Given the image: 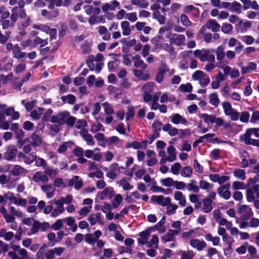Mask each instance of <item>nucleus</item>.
<instances>
[{
	"label": "nucleus",
	"instance_id": "f257e3e1",
	"mask_svg": "<svg viewBox=\"0 0 259 259\" xmlns=\"http://www.w3.org/2000/svg\"><path fill=\"white\" fill-rule=\"evenodd\" d=\"M194 56L195 57L198 58L202 62H214L215 61L214 56L210 54L209 51L204 49L194 51Z\"/></svg>",
	"mask_w": 259,
	"mask_h": 259
},
{
	"label": "nucleus",
	"instance_id": "f03ea898",
	"mask_svg": "<svg viewBox=\"0 0 259 259\" xmlns=\"http://www.w3.org/2000/svg\"><path fill=\"white\" fill-rule=\"evenodd\" d=\"M222 107L225 114L226 116H230V118L233 121L238 120L240 114L239 113L232 108L231 104L228 102H225L222 103Z\"/></svg>",
	"mask_w": 259,
	"mask_h": 259
},
{
	"label": "nucleus",
	"instance_id": "7ed1b4c3",
	"mask_svg": "<svg viewBox=\"0 0 259 259\" xmlns=\"http://www.w3.org/2000/svg\"><path fill=\"white\" fill-rule=\"evenodd\" d=\"M256 128H251L248 129L245 133L242 136L241 139L247 145H252L259 147V140L251 139L252 134L256 135Z\"/></svg>",
	"mask_w": 259,
	"mask_h": 259
},
{
	"label": "nucleus",
	"instance_id": "20e7f679",
	"mask_svg": "<svg viewBox=\"0 0 259 259\" xmlns=\"http://www.w3.org/2000/svg\"><path fill=\"white\" fill-rule=\"evenodd\" d=\"M69 115V112L67 111L58 112L51 116L50 121L59 125H63L66 123V118Z\"/></svg>",
	"mask_w": 259,
	"mask_h": 259
},
{
	"label": "nucleus",
	"instance_id": "39448f33",
	"mask_svg": "<svg viewBox=\"0 0 259 259\" xmlns=\"http://www.w3.org/2000/svg\"><path fill=\"white\" fill-rule=\"evenodd\" d=\"M166 37L169 38L170 45L177 46L182 45L185 41V37L183 34H172L170 32H168Z\"/></svg>",
	"mask_w": 259,
	"mask_h": 259
},
{
	"label": "nucleus",
	"instance_id": "423d86ee",
	"mask_svg": "<svg viewBox=\"0 0 259 259\" xmlns=\"http://www.w3.org/2000/svg\"><path fill=\"white\" fill-rule=\"evenodd\" d=\"M246 196L247 200L248 202H252L255 199L259 198V185H256L253 187L247 189Z\"/></svg>",
	"mask_w": 259,
	"mask_h": 259
},
{
	"label": "nucleus",
	"instance_id": "0eeeda50",
	"mask_svg": "<svg viewBox=\"0 0 259 259\" xmlns=\"http://www.w3.org/2000/svg\"><path fill=\"white\" fill-rule=\"evenodd\" d=\"M230 187V185L229 183L220 186L217 189L219 195L226 200L229 199L231 197V192L229 190Z\"/></svg>",
	"mask_w": 259,
	"mask_h": 259
},
{
	"label": "nucleus",
	"instance_id": "6e6552de",
	"mask_svg": "<svg viewBox=\"0 0 259 259\" xmlns=\"http://www.w3.org/2000/svg\"><path fill=\"white\" fill-rule=\"evenodd\" d=\"M6 151L4 154V158L8 161L13 160L18 152V150L15 146L10 145L6 147Z\"/></svg>",
	"mask_w": 259,
	"mask_h": 259
},
{
	"label": "nucleus",
	"instance_id": "1a4fd4ad",
	"mask_svg": "<svg viewBox=\"0 0 259 259\" xmlns=\"http://www.w3.org/2000/svg\"><path fill=\"white\" fill-rule=\"evenodd\" d=\"M115 192L112 187H108L98 194L99 197L101 200L111 199L114 195Z\"/></svg>",
	"mask_w": 259,
	"mask_h": 259
},
{
	"label": "nucleus",
	"instance_id": "9d476101",
	"mask_svg": "<svg viewBox=\"0 0 259 259\" xmlns=\"http://www.w3.org/2000/svg\"><path fill=\"white\" fill-rule=\"evenodd\" d=\"M158 71L155 80L157 82L160 83L163 79L164 74L168 71L167 66L166 63L161 62L160 66L158 68Z\"/></svg>",
	"mask_w": 259,
	"mask_h": 259
},
{
	"label": "nucleus",
	"instance_id": "9b49d317",
	"mask_svg": "<svg viewBox=\"0 0 259 259\" xmlns=\"http://www.w3.org/2000/svg\"><path fill=\"white\" fill-rule=\"evenodd\" d=\"M190 244L192 248L196 249L198 251L202 250L207 245L204 240L198 239H192L190 241Z\"/></svg>",
	"mask_w": 259,
	"mask_h": 259
},
{
	"label": "nucleus",
	"instance_id": "f8f14e48",
	"mask_svg": "<svg viewBox=\"0 0 259 259\" xmlns=\"http://www.w3.org/2000/svg\"><path fill=\"white\" fill-rule=\"evenodd\" d=\"M116 8L120 9L119 3L116 0H113L110 3H105L101 7V9L103 12L108 11H114Z\"/></svg>",
	"mask_w": 259,
	"mask_h": 259
},
{
	"label": "nucleus",
	"instance_id": "ddd939ff",
	"mask_svg": "<svg viewBox=\"0 0 259 259\" xmlns=\"http://www.w3.org/2000/svg\"><path fill=\"white\" fill-rule=\"evenodd\" d=\"M79 134L88 145L91 146L95 145V143L92 136L88 133L85 128H82L80 131Z\"/></svg>",
	"mask_w": 259,
	"mask_h": 259
},
{
	"label": "nucleus",
	"instance_id": "4468645a",
	"mask_svg": "<svg viewBox=\"0 0 259 259\" xmlns=\"http://www.w3.org/2000/svg\"><path fill=\"white\" fill-rule=\"evenodd\" d=\"M88 221L91 226H94L97 223L101 225L103 224L101 218V214L100 212L91 214L88 218Z\"/></svg>",
	"mask_w": 259,
	"mask_h": 259
},
{
	"label": "nucleus",
	"instance_id": "2eb2a0df",
	"mask_svg": "<svg viewBox=\"0 0 259 259\" xmlns=\"http://www.w3.org/2000/svg\"><path fill=\"white\" fill-rule=\"evenodd\" d=\"M152 200L156 202L157 204L163 206H165L171 202V199L169 197H164L162 195L153 196Z\"/></svg>",
	"mask_w": 259,
	"mask_h": 259
},
{
	"label": "nucleus",
	"instance_id": "dca6fc26",
	"mask_svg": "<svg viewBox=\"0 0 259 259\" xmlns=\"http://www.w3.org/2000/svg\"><path fill=\"white\" fill-rule=\"evenodd\" d=\"M181 232V230H169L167 233L163 236L161 241L165 243L167 241H172L175 236Z\"/></svg>",
	"mask_w": 259,
	"mask_h": 259
},
{
	"label": "nucleus",
	"instance_id": "f3484780",
	"mask_svg": "<svg viewBox=\"0 0 259 259\" xmlns=\"http://www.w3.org/2000/svg\"><path fill=\"white\" fill-rule=\"evenodd\" d=\"M120 28L122 31V34L123 36H128L131 34L132 29L130 23L128 21H123L120 22Z\"/></svg>",
	"mask_w": 259,
	"mask_h": 259
},
{
	"label": "nucleus",
	"instance_id": "a211bd4d",
	"mask_svg": "<svg viewBox=\"0 0 259 259\" xmlns=\"http://www.w3.org/2000/svg\"><path fill=\"white\" fill-rule=\"evenodd\" d=\"M32 180L35 183L41 182L45 183L49 181V178L46 175L43 174L41 172L37 171L34 174Z\"/></svg>",
	"mask_w": 259,
	"mask_h": 259
},
{
	"label": "nucleus",
	"instance_id": "6ab92c4d",
	"mask_svg": "<svg viewBox=\"0 0 259 259\" xmlns=\"http://www.w3.org/2000/svg\"><path fill=\"white\" fill-rule=\"evenodd\" d=\"M30 139V145L33 147L39 146L42 142L41 138L36 132L31 135Z\"/></svg>",
	"mask_w": 259,
	"mask_h": 259
},
{
	"label": "nucleus",
	"instance_id": "aec40b11",
	"mask_svg": "<svg viewBox=\"0 0 259 259\" xmlns=\"http://www.w3.org/2000/svg\"><path fill=\"white\" fill-rule=\"evenodd\" d=\"M133 60L134 61V66L136 68H141L143 69H145L147 67V65L141 59V57L139 55H136L132 57Z\"/></svg>",
	"mask_w": 259,
	"mask_h": 259
},
{
	"label": "nucleus",
	"instance_id": "412c9836",
	"mask_svg": "<svg viewBox=\"0 0 259 259\" xmlns=\"http://www.w3.org/2000/svg\"><path fill=\"white\" fill-rule=\"evenodd\" d=\"M187 189L189 192L195 193H198L200 191V187L197 185V182L194 180H191L187 184Z\"/></svg>",
	"mask_w": 259,
	"mask_h": 259
},
{
	"label": "nucleus",
	"instance_id": "4be33fe9",
	"mask_svg": "<svg viewBox=\"0 0 259 259\" xmlns=\"http://www.w3.org/2000/svg\"><path fill=\"white\" fill-rule=\"evenodd\" d=\"M207 28L211 30L212 32H218L219 31L221 26L214 19H210L206 23Z\"/></svg>",
	"mask_w": 259,
	"mask_h": 259
},
{
	"label": "nucleus",
	"instance_id": "5701e85b",
	"mask_svg": "<svg viewBox=\"0 0 259 259\" xmlns=\"http://www.w3.org/2000/svg\"><path fill=\"white\" fill-rule=\"evenodd\" d=\"M5 115L6 116H11L13 120L18 119L20 117L19 112L15 111L13 107L8 108L5 110Z\"/></svg>",
	"mask_w": 259,
	"mask_h": 259
},
{
	"label": "nucleus",
	"instance_id": "b1692460",
	"mask_svg": "<svg viewBox=\"0 0 259 259\" xmlns=\"http://www.w3.org/2000/svg\"><path fill=\"white\" fill-rule=\"evenodd\" d=\"M41 190L46 193L48 198H50L54 196L55 189L52 186L49 185H44L41 186Z\"/></svg>",
	"mask_w": 259,
	"mask_h": 259
},
{
	"label": "nucleus",
	"instance_id": "393cba45",
	"mask_svg": "<svg viewBox=\"0 0 259 259\" xmlns=\"http://www.w3.org/2000/svg\"><path fill=\"white\" fill-rule=\"evenodd\" d=\"M162 130L164 132H167L169 136H175L178 133V130L177 128L173 127L170 124L166 123L163 125Z\"/></svg>",
	"mask_w": 259,
	"mask_h": 259
},
{
	"label": "nucleus",
	"instance_id": "a878e982",
	"mask_svg": "<svg viewBox=\"0 0 259 259\" xmlns=\"http://www.w3.org/2000/svg\"><path fill=\"white\" fill-rule=\"evenodd\" d=\"M170 118L171 122L175 124L187 123V120L178 113L172 114Z\"/></svg>",
	"mask_w": 259,
	"mask_h": 259
},
{
	"label": "nucleus",
	"instance_id": "bb28decb",
	"mask_svg": "<svg viewBox=\"0 0 259 259\" xmlns=\"http://www.w3.org/2000/svg\"><path fill=\"white\" fill-rule=\"evenodd\" d=\"M13 54L14 58L21 59L26 57V53L22 52L18 45H16L13 48Z\"/></svg>",
	"mask_w": 259,
	"mask_h": 259
},
{
	"label": "nucleus",
	"instance_id": "cd10ccee",
	"mask_svg": "<svg viewBox=\"0 0 259 259\" xmlns=\"http://www.w3.org/2000/svg\"><path fill=\"white\" fill-rule=\"evenodd\" d=\"M6 117L4 112H0V128L4 130H7L10 127L11 121L9 120L5 121Z\"/></svg>",
	"mask_w": 259,
	"mask_h": 259
},
{
	"label": "nucleus",
	"instance_id": "c85d7f7f",
	"mask_svg": "<svg viewBox=\"0 0 259 259\" xmlns=\"http://www.w3.org/2000/svg\"><path fill=\"white\" fill-rule=\"evenodd\" d=\"M176 149L173 146H169L167 147V153L168 154V162H172L176 160Z\"/></svg>",
	"mask_w": 259,
	"mask_h": 259
},
{
	"label": "nucleus",
	"instance_id": "c756f323",
	"mask_svg": "<svg viewBox=\"0 0 259 259\" xmlns=\"http://www.w3.org/2000/svg\"><path fill=\"white\" fill-rule=\"evenodd\" d=\"M26 170L19 165H14L10 171V174L14 176H18L23 173H26Z\"/></svg>",
	"mask_w": 259,
	"mask_h": 259
},
{
	"label": "nucleus",
	"instance_id": "7c9ffc66",
	"mask_svg": "<svg viewBox=\"0 0 259 259\" xmlns=\"http://www.w3.org/2000/svg\"><path fill=\"white\" fill-rule=\"evenodd\" d=\"M174 199L179 201L181 206H184L186 205V200L183 193L180 191H176L174 193Z\"/></svg>",
	"mask_w": 259,
	"mask_h": 259
},
{
	"label": "nucleus",
	"instance_id": "2f4dec72",
	"mask_svg": "<svg viewBox=\"0 0 259 259\" xmlns=\"http://www.w3.org/2000/svg\"><path fill=\"white\" fill-rule=\"evenodd\" d=\"M69 185L74 186V188L76 190L80 189L82 186V181L79 180V177L77 176H74L69 182Z\"/></svg>",
	"mask_w": 259,
	"mask_h": 259
},
{
	"label": "nucleus",
	"instance_id": "473e14b6",
	"mask_svg": "<svg viewBox=\"0 0 259 259\" xmlns=\"http://www.w3.org/2000/svg\"><path fill=\"white\" fill-rule=\"evenodd\" d=\"M212 209V201L209 198H205L203 201V211L205 213L209 212Z\"/></svg>",
	"mask_w": 259,
	"mask_h": 259
},
{
	"label": "nucleus",
	"instance_id": "72a5a7b5",
	"mask_svg": "<svg viewBox=\"0 0 259 259\" xmlns=\"http://www.w3.org/2000/svg\"><path fill=\"white\" fill-rule=\"evenodd\" d=\"M193 172L192 168L189 166H186L184 167L181 171V176L185 178H190L192 176Z\"/></svg>",
	"mask_w": 259,
	"mask_h": 259
},
{
	"label": "nucleus",
	"instance_id": "f704fd0d",
	"mask_svg": "<svg viewBox=\"0 0 259 259\" xmlns=\"http://www.w3.org/2000/svg\"><path fill=\"white\" fill-rule=\"evenodd\" d=\"M44 110L45 109L43 108L38 107L31 112L30 116L34 119H38L40 118Z\"/></svg>",
	"mask_w": 259,
	"mask_h": 259
},
{
	"label": "nucleus",
	"instance_id": "c9c22d12",
	"mask_svg": "<svg viewBox=\"0 0 259 259\" xmlns=\"http://www.w3.org/2000/svg\"><path fill=\"white\" fill-rule=\"evenodd\" d=\"M61 100L64 103H67L72 105L75 103L76 97L72 94H69L67 96H62L61 97Z\"/></svg>",
	"mask_w": 259,
	"mask_h": 259
},
{
	"label": "nucleus",
	"instance_id": "e433bc0d",
	"mask_svg": "<svg viewBox=\"0 0 259 259\" xmlns=\"http://www.w3.org/2000/svg\"><path fill=\"white\" fill-rule=\"evenodd\" d=\"M256 68V65L254 62H250L247 66L243 67L241 68V73L245 74L250 72V70H255Z\"/></svg>",
	"mask_w": 259,
	"mask_h": 259
},
{
	"label": "nucleus",
	"instance_id": "4c0bfd02",
	"mask_svg": "<svg viewBox=\"0 0 259 259\" xmlns=\"http://www.w3.org/2000/svg\"><path fill=\"white\" fill-rule=\"evenodd\" d=\"M214 115H209L206 113H203L200 115V117L203 119L205 123L207 124L214 123V120L215 118Z\"/></svg>",
	"mask_w": 259,
	"mask_h": 259
},
{
	"label": "nucleus",
	"instance_id": "58836bf2",
	"mask_svg": "<svg viewBox=\"0 0 259 259\" xmlns=\"http://www.w3.org/2000/svg\"><path fill=\"white\" fill-rule=\"evenodd\" d=\"M224 47L220 46L217 47L215 51L217 59L219 61L223 60L225 58V54L224 53Z\"/></svg>",
	"mask_w": 259,
	"mask_h": 259
},
{
	"label": "nucleus",
	"instance_id": "ea45409f",
	"mask_svg": "<svg viewBox=\"0 0 259 259\" xmlns=\"http://www.w3.org/2000/svg\"><path fill=\"white\" fill-rule=\"evenodd\" d=\"M154 88V83L153 82H147L142 87L143 93H152Z\"/></svg>",
	"mask_w": 259,
	"mask_h": 259
},
{
	"label": "nucleus",
	"instance_id": "a19ab883",
	"mask_svg": "<svg viewBox=\"0 0 259 259\" xmlns=\"http://www.w3.org/2000/svg\"><path fill=\"white\" fill-rule=\"evenodd\" d=\"M209 103L215 107L220 103V100L217 93H213L209 96Z\"/></svg>",
	"mask_w": 259,
	"mask_h": 259
},
{
	"label": "nucleus",
	"instance_id": "79ce46f5",
	"mask_svg": "<svg viewBox=\"0 0 259 259\" xmlns=\"http://www.w3.org/2000/svg\"><path fill=\"white\" fill-rule=\"evenodd\" d=\"M123 200V197L120 194L115 195L114 199L112 201V206L114 208H117L121 203Z\"/></svg>",
	"mask_w": 259,
	"mask_h": 259
},
{
	"label": "nucleus",
	"instance_id": "37998d69",
	"mask_svg": "<svg viewBox=\"0 0 259 259\" xmlns=\"http://www.w3.org/2000/svg\"><path fill=\"white\" fill-rule=\"evenodd\" d=\"M92 208V206H83L79 210L78 213L82 218L85 217L91 211Z\"/></svg>",
	"mask_w": 259,
	"mask_h": 259
},
{
	"label": "nucleus",
	"instance_id": "c03bdc74",
	"mask_svg": "<svg viewBox=\"0 0 259 259\" xmlns=\"http://www.w3.org/2000/svg\"><path fill=\"white\" fill-rule=\"evenodd\" d=\"M233 174L234 176L241 180H244L246 179V172L243 169H236L234 170Z\"/></svg>",
	"mask_w": 259,
	"mask_h": 259
},
{
	"label": "nucleus",
	"instance_id": "a18cd8bd",
	"mask_svg": "<svg viewBox=\"0 0 259 259\" xmlns=\"http://www.w3.org/2000/svg\"><path fill=\"white\" fill-rule=\"evenodd\" d=\"M175 181L171 178H166L160 180V183L164 187L174 186Z\"/></svg>",
	"mask_w": 259,
	"mask_h": 259
},
{
	"label": "nucleus",
	"instance_id": "49530a36",
	"mask_svg": "<svg viewBox=\"0 0 259 259\" xmlns=\"http://www.w3.org/2000/svg\"><path fill=\"white\" fill-rule=\"evenodd\" d=\"M131 3L142 8H147L148 6V3L145 0H131Z\"/></svg>",
	"mask_w": 259,
	"mask_h": 259
},
{
	"label": "nucleus",
	"instance_id": "de8ad7c7",
	"mask_svg": "<svg viewBox=\"0 0 259 259\" xmlns=\"http://www.w3.org/2000/svg\"><path fill=\"white\" fill-rule=\"evenodd\" d=\"M199 184L200 189L205 190L207 192L212 188V185L206 181L201 180L199 181Z\"/></svg>",
	"mask_w": 259,
	"mask_h": 259
},
{
	"label": "nucleus",
	"instance_id": "09e8293b",
	"mask_svg": "<svg viewBox=\"0 0 259 259\" xmlns=\"http://www.w3.org/2000/svg\"><path fill=\"white\" fill-rule=\"evenodd\" d=\"M64 211V208L63 206H58L55 209H53V211L51 212V216L53 218H56L58 217L60 214H62Z\"/></svg>",
	"mask_w": 259,
	"mask_h": 259
},
{
	"label": "nucleus",
	"instance_id": "8fccbe9b",
	"mask_svg": "<svg viewBox=\"0 0 259 259\" xmlns=\"http://www.w3.org/2000/svg\"><path fill=\"white\" fill-rule=\"evenodd\" d=\"M182 167L181 164L179 162H175L170 167V171L174 175H178Z\"/></svg>",
	"mask_w": 259,
	"mask_h": 259
},
{
	"label": "nucleus",
	"instance_id": "3c124183",
	"mask_svg": "<svg viewBox=\"0 0 259 259\" xmlns=\"http://www.w3.org/2000/svg\"><path fill=\"white\" fill-rule=\"evenodd\" d=\"M119 183V185L122 186L124 190H130L133 188V187L130 185L125 178L121 179Z\"/></svg>",
	"mask_w": 259,
	"mask_h": 259
},
{
	"label": "nucleus",
	"instance_id": "603ef678",
	"mask_svg": "<svg viewBox=\"0 0 259 259\" xmlns=\"http://www.w3.org/2000/svg\"><path fill=\"white\" fill-rule=\"evenodd\" d=\"M47 247V245L44 244L38 250L36 254V259L46 258L45 256L46 249Z\"/></svg>",
	"mask_w": 259,
	"mask_h": 259
},
{
	"label": "nucleus",
	"instance_id": "864d4df0",
	"mask_svg": "<svg viewBox=\"0 0 259 259\" xmlns=\"http://www.w3.org/2000/svg\"><path fill=\"white\" fill-rule=\"evenodd\" d=\"M105 113L107 115L113 114L114 113V110L112 109L111 105L108 102H104L102 104Z\"/></svg>",
	"mask_w": 259,
	"mask_h": 259
},
{
	"label": "nucleus",
	"instance_id": "5fc2aeb1",
	"mask_svg": "<svg viewBox=\"0 0 259 259\" xmlns=\"http://www.w3.org/2000/svg\"><path fill=\"white\" fill-rule=\"evenodd\" d=\"M21 46L25 49L28 48H32L35 47V45H34L32 40L30 38L22 41L21 42Z\"/></svg>",
	"mask_w": 259,
	"mask_h": 259
},
{
	"label": "nucleus",
	"instance_id": "6e6d98bb",
	"mask_svg": "<svg viewBox=\"0 0 259 259\" xmlns=\"http://www.w3.org/2000/svg\"><path fill=\"white\" fill-rule=\"evenodd\" d=\"M194 256V253L192 250L182 251V256L180 259H191Z\"/></svg>",
	"mask_w": 259,
	"mask_h": 259
},
{
	"label": "nucleus",
	"instance_id": "4d7b16f0",
	"mask_svg": "<svg viewBox=\"0 0 259 259\" xmlns=\"http://www.w3.org/2000/svg\"><path fill=\"white\" fill-rule=\"evenodd\" d=\"M221 30L226 34L231 33L233 30V26L229 23H224L222 25Z\"/></svg>",
	"mask_w": 259,
	"mask_h": 259
},
{
	"label": "nucleus",
	"instance_id": "13d9d810",
	"mask_svg": "<svg viewBox=\"0 0 259 259\" xmlns=\"http://www.w3.org/2000/svg\"><path fill=\"white\" fill-rule=\"evenodd\" d=\"M180 90L182 92H190L192 91L193 87L190 83L186 84H182L179 87Z\"/></svg>",
	"mask_w": 259,
	"mask_h": 259
},
{
	"label": "nucleus",
	"instance_id": "bf43d9fd",
	"mask_svg": "<svg viewBox=\"0 0 259 259\" xmlns=\"http://www.w3.org/2000/svg\"><path fill=\"white\" fill-rule=\"evenodd\" d=\"M72 144L71 142H66L61 145L57 149V152L59 153H64L67 149L69 145Z\"/></svg>",
	"mask_w": 259,
	"mask_h": 259
},
{
	"label": "nucleus",
	"instance_id": "052dcab7",
	"mask_svg": "<svg viewBox=\"0 0 259 259\" xmlns=\"http://www.w3.org/2000/svg\"><path fill=\"white\" fill-rule=\"evenodd\" d=\"M125 19L131 22H135L138 20L137 13L136 12L127 13Z\"/></svg>",
	"mask_w": 259,
	"mask_h": 259
},
{
	"label": "nucleus",
	"instance_id": "680f3d73",
	"mask_svg": "<svg viewBox=\"0 0 259 259\" xmlns=\"http://www.w3.org/2000/svg\"><path fill=\"white\" fill-rule=\"evenodd\" d=\"M166 213L168 215L174 214L176 212V210L178 208V206L176 204H171L166 205Z\"/></svg>",
	"mask_w": 259,
	"mask_h": 259
},
{
	"label": "nucleus",
	"instance_id": "e2e57ef3",
	"mask_svg": "<svg viewBox=\"0 0 259 259\" xmlns=\"http://www.w3.org/2000/svg\"><path fill=\"white\" fill-rule=\"evenodd\" d=\"M4 196L5 199H7L10 200L11 203L15 204L17 198L14 194L12 192H8L4 194Z\"/></svg>",
	"mask_w": 259,
	"mask_h": 259
},
{
	"label": "nucleus",
	"instance_id": "0e129e2a",
	"mask_svg": "<svg viewBox=\"0 0 259 259\" xmlns=\"http://www.w3.org/2000/svg\"><path fill=\"white\" fill-rule=\"evenodd\" d=\"M40 222L37 221L33 220V223L31 228V234H35L40 229Z\"/></svg>",
	"mask_w": 259,
	"mask_h": 259
},
{
	"label": "nucleus",
	"instance_id": "69168bd1",
	"mask_svg": "<svg viewBox=\"0 0 259 259\" xmlns=\"http://www.w3.org/2000/svg\"><path fill=\"white\" fill-rule=\"evenodd\" d=\"M210 79L207 74L205 73L199 80L200 84L202 87L206 86L209 84Z\"/></svg>",
	"mask_w": 259,
	"mask_h": 259
},
{
	"label": "nucleus",
	"instance_id": "338daca9",
	"mask_svg": "<svg viewBox=\"0 0 259 259\" xmlns=\"http://www.w3.org/2000/svg\"><path fill=\"white\" fill-rule=\"evenodd\" d=\"M63 226V220L58 219L53 224L52 226V229L54 230L57 231L60 230Z\"/></svg>",
	"mask_w": 259,
	"mask_h": 259
},
{
	"label": "nucleus",
	"instance_id": "774afa93",
	"mask_svg": "<svg viewBox=\"0 0 259 259\" xmlns=\"http://www.w3.org/2000/svg\"><path fill=\"white\" fill-rule=\"evenodd\" d=\"M119 62L117 60L111 61L108 63V68L110 71H114L118 66Z\"/></svg>",
	"mask_w": 259,
	"mask_h": 259
}]
</instances>
